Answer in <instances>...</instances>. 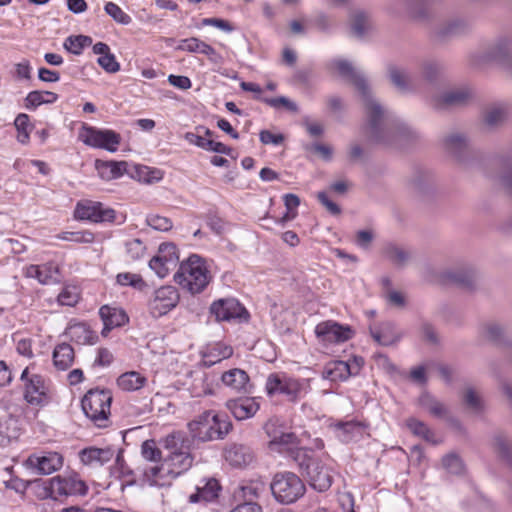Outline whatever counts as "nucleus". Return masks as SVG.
<instances>
[{
  "mask_svg": "<svg viewBox=\"0 0 512 512\" xmlns=\"http://www.w3.org/2000/svg\"><path fill=\"white\" fill-rule=\"evenodd\" d=\"M97 63L107 73H116L120 70V64L112 52L98 57Z\"/></svg>",
  "mask_w": 512,
  "mask_h": 512,
  "instance_id": "obj_62",
  "label": "nucleus"
},
{
  "mask_svg": "<svg viewBox=\"0 0 512 512\" xmlns=\"http://www.w3.org/2000/svg\"><path fill=\"white\" fill-rule=\"evenodd\" d=\"M493 446L500 458L504 460L512 471V446L509 445L502 434L494 436Z\"/></svg>",
  "mask_w": 512,
  "mask_h": 512,
  "instance_id": "obj_45",
  "label": "nucleus"
},
{
  "mask_svg": "<svg viewBox=\"0 0 512 512\" xmlns=\"http://www.w3.org/2000/svg\"><path fill=\"white\" fill-rule=\"evenodd\" d=\"M57 301L62 306H75L79 301V293L74 286H66L57 297Z\"/></svg>",
  "mask_w": 512,
  "mask_h": 512,
  "instance_id": "obj_58",
  "label": "nucleus"
},
{
  "mask_svg": "<svg viewBox=\"0 0 512 512\" xmlns=\"http://www.w3.org/2000/svg\"><path fill=\"white\" fill-rule=\"evenodd\" d=\"M486 58L512 73V37L499 38L487 51Z\"/></svg>",
  "mask_w": 512,
  "mask_h": 512,
  "instance_id": "obj_22",
  "label": "nucleus"
},
{
  "mask_svg": "<svg viewBox=\"0 0 512 512\" xmlns=\"http://www.w3.org/2000/svg\"><path fill=\"white\" fill-rule=\"evenodd\" d=\"M112 474L119 478L124 485L133 486L138 484L137 471L131 469L124 460L123 452L118 451L115 464L112 468Z\"/></svg>",
  "mask_w": 512,
  "mask_h": 512,
  "instance_id": "obj_32",
  "label": "nucleus"
},
{
  "mask_svg": "<svg viewBox=\"0 0 512 512\" xmlns=\"http://www.w3.org/2000/svg\"><path fill=\"white\" fill-rule=\"evenodd\" d=\"M370 335L375 342L382 346L395 344L400 335L395 331V325L391 321L381 323L378 327H369Z\"/></svg>",
  "mask_w": 512,
  "mask_h": 512,
  "instance_id": "obj_30",
  "label": "nucleus"
},
{
  "mask_svg": "<svg viewBox=\"0 0 512 512\" xmlns=\"http://www.w3.org/2000/svg\"><path fill=\"white\" fill-rule=\"evenodd\" d=\"M114 456V450L106 448L88 447L79 452V457L84 465L98 467L109 462Z\"/></svg>",
  "mask_w": 512,
  "mask_h": 512,
  "instance_id": "obj_28",
  "label": "nucleus"
},
{
  "mask_svg": "<svg viewBox=\"0 0 512 512\" xmlns=\"http://www.w3.org/2000/svg\"><path fill=\"white\" fill-rule=\"evenodd\" d=\"M497 162L501 168V183L512 194V153L499 158Z\"/></svg>",
  "mask_w": 512,
  "mask_h": 512,
  "instance_id": "obj_43",
  "label": "nucleus"
},
{
  "mask_svg": "<svg viewBox=\"0 0 512 512\" xmlns=\"http://www.w3.org/2000/svg\"><path fill=\"white\" fill-rule=\"evenodd\" d=\"M220 491L219 482L214 479H208L203 486H198L195 493L191 494L189 501L191 503L211 502L218 497Z\"/></svg>",
  "mask_w": 512,
  "mask_h": 512,
  "instance_id": "obj_34",
  "label": "nucleus"
},
{
  "mask_svg": "<svg viewBox=\"0 0 512 512\" xmlns=\"http://www.w3.org/2000/svg\"><path fill=\"white\" fill-rule=\"evenodd\" d=\"M192 437L202 442L223 439L232 429L227 415L208 410L188 424Z\"/></svg>",
  "mask_w": 512,
  "mask_h": 512,
  "instance_id": "obj_3",
  "label": "nucleus"
},
{
  "mask_svg": "<svg viewBox=\"0 0 512 512\" xmlns=\"http://www.w3.org/2000/svg\"><path fill=\"white\" fill-rule=\"evenodd\" d=\"M179 300L180 295L175 286H161L154 290L149 299L148 311L153 318L158 319L173 310L178 305Z\"/></svg>",
  "mask_w": 512,
  "mask_h": 512,
  "instance_id": "obj_11",
  "label": "nucleus"
},
{
  "mask_svg": "<svg viewBox=\"0 0 512 512\" xmlns=\"http://www.w3.org/2000/svg\"><path fill=\"white\" fill-rule=\"evenodd\" d=\"M141 455L149 462H162L163 454L160 448H158L154 439L145 440L141 445Z\"/></svg>",
  "mask_w": 512,
  "mask_h": 512,
  "instance_id": "obj_48",
  "label": "nucleus"
},
{
  "mask_svg": "<svg viewBox=\"0 0 512 512\" xmlns=\"http://www.w3.org/2000/svg\"><path fill=\"white\" fill-rule=\"evenodd\" d=\"M116 281L121 286H130L137 290H142L146 286L141 275L130 272L119 273Z\"/></svg>",
  "mask_w": 512,
  "mask_h": 512,
  "instance_id": "obj_54",
  "label": "nucleus"
},
{
  "mask_svg": "<svg viewBox=\"0 0 512 512\" xmlns=\"http://www.w3.org/2000/svg\"><path fill=\"white\" fill-rule=\"evenodd\" d=\"M104 11L108 14L115 22L121 25H129L132 22V18L122 8L114 2H107L104 6Z\"/></svg>",
  "mask_w": 512,
  "mask_h": 512,
  "instance_id": "obj_53",
  "label": "nucleus"
},
{
  "mask_svg": "<svg viewBox=\"0 0 512 512\" xmlns=\"http://www.w3.org/2000/svg\"><path fill=\"white\" fill-rule=\"evenodd\" d=\"M147 378L136 371L125 372L117 379V385L123 391H137L145 386Z\"/></svg>",
  "mask_w": 512,
  "mask_h": 512,
  "instance_id": "obj_37",
  "label": "nucleus"
},
{
  "mask_svg": "<svg viewBox=\"0 0 512 512\" xmlns=\"http://www.w3.org/2000/svg\"><path fill=\"white\" fill-rule=\"evenodd\" d=\"M304 383L286 373H272L267 377L265 391L269 397L283 396L289 402H297L302 395Z\"/></svg>",
  "mask_w": 512,
  "mask_h": 512,
  "instance_id": "obj_7",
  "label": "nucleus"
},
{
  "mask_svg": "<svg viewBox=\"0 0 512 512\" xmlns=\"http://www.w3.org/2000/svg\"><path fill=\"white\" fill-rule=\"evenodd\" d=\"M221 382L231 391L242 394L253 393V385L249 375L242 369L233 368L221 375Z\"/></svg>",
  "mask_w": 512,
  "mask_h": 512,
  "instance_id": "obj_21",
  "label": "nucleus"
},
{
  "mask_svg": "<svg viewBox=\"0 0 512 512\" xmlns=\"http://www.w3.org/2000/svg\"><path fill=\"white\" fill-rule=\"evenodd\" d=\"M359 373V366L355 369L349 362L337 360L328 363L322 372V377L329 381H345L352 375Z\"/></svg>",
  "mask_w": 512,
  "mask_h": 512,
  "instance_id": "obj_27",
  "label": "nucleus"
},
{
  "mask_svg": "<svg viewBox=\"0 0 512 512\" xmlns=\"http://www.w3.org/2000/svg\"><path fill=\"white\" fill-rule=\"evenodd\" d=\"M50 496L54 499L68 496H84L88 492V486L78 475L57 476L50 480Z\"/></svg>",
  "mask_w": 512,
  "mask_h": 512,
  "instance_id": "obj_15",
  "label": "nucleus"
},
{
  "mask_svg": "<svg viewBox=\"0 0 512 512\" xmlns=\"http://www.w3.org/2000/svg\"><path fill=\"white\" fill-rule=\"evenodd\" d=\"M315 335L320 342L326 345L341 344L353 337V330L349 325L327 320L316 325Z\"/></svg>",
  "mask_w": 512,
  "mask_h": 512,
  "instance_id": "obj_16",
  "label": "nucleus"
},
{
  "mask_svg": "<svg viewBox=\"0 0 512 512\" xmlns=\"http://www.w3.org/2000/svg\"><path fill=\"white\" fill-rule=\"evenodd\" d=\"M65 335L79 345H93L98 341V335L85 322L71 323L65 330Z\"/></svg>",
  "mask_w": 512,
  "mask_h": 512,
  "instance_id": "obj_25",
  "label": "nucleus"
},
{
  "mask_svg": "<svg viewBox=\"0 0 512 512\" xmlns=\"http://www.w3.org/2000/svg\"><path fill=\"white\" fill-rule=\"evenodd\" d=\"M58 98L59 96L55 92L34 90L24 98V107L29 111H34L43 104L55 103Z\"/></svg>",
  "mask_w": 512,
  "mask_h": 512,
  "instance_id": "obj_35",
  "label": "nucleus"
},
{
  "mask_svg": "<svg viewBox=\"0 0 512 512\" xmlns=\"http://www.w3.org/2000/svg\"><path fill=\"white\" fill-rule=\"evenodd\" d=\"M223 456L225 461L235 468L248 466L254 459L251 448L244 444L232 443L225 447Z\"/></svg>",
  "mask_w": 512,
  "mask_h": 512,
  "instance_id": "obj_23",
  "label": "nucleus"
},
{
  "mask_svg": "<svg viewBox=\"0 0 512 512\" xmlns=\"http://www.w3.org/2000/svg\"><path fill=\"white\" fill-rule=\"evenodd\" d=\"M207 43L196 37L182 39L177 46L178 50L186 51L189 53L203 54Z\"/></svg>",
  "mask_w": 512,
  "mask_h": 512,
  "instance_id": "obj_57",
  "label": "nucleus"
},
{
  "mask_svg": "<svg viewBox=\"0 0 512 512\" xmlns=\"http://www.w3.org/2000/svg\"><path fill=\"white\" fill-rule=\"evenodd\" d=\"M233 355L231 346L222 342H217L207 347L203 353L202 362L205 367H212L213 365L228 359Z\"/></svg>",
  "mask_w": 512,
  "mask_h": 512,
  "instance_id": "obj_31",
  "label": "nucleus"
},
{
  "mask_svg": "<svg viewBox=\"0 0 512 512\" xmlns=\"http://www.w3.org/2000/svg\"><path fill=\"white\" fill-rule=\"evenodd\" d=\"M472 95V90L469 87L454 88L445 91L441 95V101L446 106H460L466 104Z\"/></svg>",
  "mask_w": 512,
  "mask_h": 512,
  "instance_id": "obj_36",
  "label": "nucleus"
},
{
  "mask_svg": "<svg viewBox=\"0 0 512 512\" xmlns=\"http://www.w3.org/2000/svg\"><path fill=\"white\" fill-rule=\"evenodd\" d=\"M84 134L81 135L82 141L92 148L104 149L108 152H116L121 142L119 133L111 129H98L85 126Z\"/></svg>",
  "mask_w": 512,
  "mask_h": 512,
  "instance_id": "obj_14",
  "label": "nucleus"
},
{
  "mask_svg": "<svg viewBox=\"0 0 512 512\" xmlns=\"http://www.w3.org/2000/svg\"><path fill=\"white\" fill-rule=\"evenodd\" d=\"M209 313L217 322L246 323L250 319L248 310L236 298H220L213 301Z\"/></svg>",
  "mask_w": 512,
  "mask_h": 512,
  "instance_id": "obj_9",
  "label": "nucleus"
},
{
  "mask_svg": "<svg viewBox=\"0 0 512 512\" xmlns=\"http://www.w3.org/2000/svg\"><path fill=\"white\" fill-rule=\"evenodd\" d=\"M22 274L26 278L37 280L42 285H50L59 281V268L54 262L27 265L23 267Z\"/></svg>",
  "mask_w": 512,
  "mask_h": 512,
  "instance_id": "obj_18",
  "label": "nucleus"
},
{
  "mask_svg": "<svg viewBox=\"0 0 512 512\" xmlns=\"http://www.w3.org/2000/svg\"><path fill=\"white\" fill-rule=\"evenodd\" d=\"M389 76L395 87L401 92H409L415 87V80L397 67L389 68Z\"/></svg>",
  "mask_w": 512,
  "mask_h": 512,
  "instance_id": "obj_39",
  "label": "nucleus"
},
{
  "mask_svg": "<svg viewBox=\"0 0 512 512\" xmlns=\"http://www.w3.org/2000/svg\"><path fill=\"white\" fill-rule=\"evenodd\" d=\"M99 315L104 325L101 332L104 337H106L112 329L124 326L129 321L123 309L108 305H104L99 309Z\"/></svg>",
  "mask_w": 512,
  "mask_h": 512,
  "instance_id": "obj_24",
  "label": "nucleus"
},
{
  "mask_svg": "<svg viewBox=\"0 0 512 512\" xmlns=\"http://www.w3.org/2000/svg\"><path fill=\"white\" fill-rule=\"evenodd\" d=\"M157 257L162 259L164 262L171 264L176 268L179 257L177 254V247L174 243L165 242L159 246Z\"/></svg>",
  "mask_w": 512,
  "mask_h": 512,
  "instance_id": "obj_52",
  "label": "nucleus"
},
{
  "mask_svg": "<svg viewBox=\"0 0 512 512\" xmlns=\"http://www.w3.org/2000/svg\"><path fill=\"white\" fill-rule=\"evenodd\" d=\"M385 256L394 265L403 266L409 259L410 254L395 244H389L385 248Z\"/></svg>",
  "mask_w": 512,
  "mask_h": 512,
  "instance_id": "obj_51",
  "label": "nucleus"
},
{
  "mask_svg": "<svg viewBox=\"0 0 512 512\" xmlns=\"http://www.w3.org/2000/svg\"><path fill=\"white\" fill-rule=\"evenodd\" d=\"M507 117V107L504 104H497L487 110L484 116V123L489 128H494L504 123Z\"/></svg>",
  "mask_w": 512,
  "mask_h": 512,
  "instance_id": "obj_40",
  "label": "nucleus"
},
{
  "mask_svg": "<svg viewBox=\"0 0 512 512\" xmlns=\"http://www.w3.org/2000/svg\"><path fill=\"white\" fill-rule=\"evenodd\" d=\"M271 450L285 453L297 466H303L312 447L302 446V440L295 433L284 431Z\"/></svg>",
  "mask_w": 512,
  "mask_h": 512,
  "instance_id": "obj_13",
  "label": "nucleus"
},
{
  "mask_svg": "<svg viewBox=\"0 0 512 512\" xmlns=\"http://www.w3.org/2000/svg\"><path fill=\"white\" fill-rule=\"evenodd\" d=\"M24 383V399L31 406L44 407L50 403L48 386L43 376L39 374L29 375L28 367H26L20 376Z\"/></svg>",
  "mask_w": 512,
  "mask_h": 512,
  "instance_id": "obj_10",
  "label": "nucleus"
},
{
  "mask_svg": "<svg viewBox=\"0 0 512 512\" xmlns=\"http://www.w3.org/2000/svg\"><path fill=\"white\" fill-rule=\"evenodd\" d=\"M366 426L355 420L339 422L335 425L338 439L345 444L359 441L364 434Z\"/></svg>",
  "mask_w": 512,
  "mask_h": 512,
  "instance_id": "obj_29",
  "label": "nucleus"
},
{
  "mask_svg": "<svg viewBox=\"0 0 512 512\" xmlns=\"http://www.w3.org/2000/svg\"><path fill=\"white\" fill-rule=\"evenodd\" d=\"M74 217L77 220L92 223L114 222L116 212L110 207H105L101 202L83 200L76 204Z\"/></svg>",
  "mask_w": 512,
  "mask_h": 512,
  "instance_id": "obj_12",
  "label": "nucleus"
},
{
  "mask_svg": "<svg viewBox=\"0 0 512 512\" xmlns=\"http://www.w3.org/2000/svg\"><path fill=\"white\" fill-rule=\"evenodd\" d=\"M225 406L238 421L252 418L260 408V404L257 399L249 396L229 399L226 401Z\"/></svg>",
  "mask_w": 512,
  "mask_h": 512,
  "instance_id": "obj_19",
  "label": "nucleus"
},
{
  "mask_svg": "<svg viewBox=\"0 0 512 512\" xmlns=\"http://www.w3.org/2000/svg\"><path fill=\"white\" fill-rule=\"evenodd\" d=\"M130 177L139 182L153 183L162 179V173L158 169L132 163Z\"/></svg>",
  "mask_w": 512,
  "mask_h": 512,
  "instance_id": "obj_38",
  "label": "nucleus"
},
{
  "mask_svg": "<svg viewBox=\"0 0 512 512\" xmlns=\"http://www.w3.org/2000/svg\"><path fill=\"white\" fill-rule=\"evenodd\" d=\"M149 267L160 278L166 277L171 270L175 269L174 266L164 262L162 259H160L156 255L149 261Z\"/></svg>",
  "mask_w": 512,
  "mask_h": 512,
  "instance_id": "obj_64",
  "label": "nucleus"
},
{
  "mask_svg": "<svg viewBox=\"0 0 512 512\" xmlns=\"http://www.w3.org/2000/svg\"><path fill=\"white\" fill-rule=\"evenodd\" d=\"M74 357L75 353L73 347L65 342L56 345L52 354L53 364L55 368L60 371H65L70 368L74 362Z\"/></svg>",
  "mask_w": 512,
  "mask_h": 512,
  "instance_id": "obj_33",
  "label": "nucleus"
},
{
  "mask_svg": "<svg viewBox=\"0 0 512 512\" xmlns=\"http://www.w3.org/2000/svg\"><path fill=\"white\" fill-rule=\"evenodd\" d=\"M300 472L304 474L310 486L318 491H327L333 483L332 471L315 454L313 449L309 452L307 460L303 466H298Z\"/></svg>",
  "mask_w": 512,
  "mask_h": 512,
  "instance_id": "obj_8",
  "label": "nucleus"
},
{
  "mask_svg": "<svg viewBox=\"0 0 512 512\" xmlns=\"http://www.w3.org/2000/svg\"><path fill=\"white\" fill-rule=\"evenodd\" d=\"M443 468L450 474L461 475L465 472V465L456 453H448L442 458Z\"/></svg>",
  "mask_w": 512,
  "mask_h": 512,
  "instance_id": "obj_46",
  "label": "nucleus"
},
{
  "mask_svg": "<svg viewBox=\"0 0 512 512\" xmlns=\"http://www.w3.org/2000/svg\"><path fill=\"white\" fill-rule=\"evenodd\" d=\"M59 239L64 241H70L75 243H92L94 241V234L89 231H77V232H62L57 236Z\"/></svg>",
  "mask_w": 512,
  "mask_h": 512,
  "instance_id": "obj_59",
  "label": "nucleus"
},
{
  "mask_svg": "<svg viewBox=\"0 0 512 512\" xmlns=\"http://www.w3.org/2000/svg\"><path fill=\"white\" fill-rule=\"evenodd\" d=\"M445 151L460 164L469 165L475 156L467 137L464 134L453 133L443 139Z\"/></svg>",
  "mask_w": 512,
  "mask_h": 512,
  "instance_id": "obj_17",
  "label": "nucleus"
},
{
  "mask_svg": "<svg viewBox=\"0 0 512 512\" xmlns=\"http://www.w3.org/2000/svg\"><path fill=\"white\" fill-rule=\"evenodd\" d=\"M146 223L155 231L167 232L173 227L170 218L158 214H149L146 217Z\"/></svg>",
  "mask_w": 512,
  "mask_h": 512,
  "instance_id": "obj_56",
  "label": "nucleus"
},
{
  "mask_svg": "<svg viewBox=\"0 0 512 512\" xmlns=\"http://www.w3.org/2000/svg\"><path fill=\"white\" fill-rule=\"evenodd\" d=\"M174 279L192 294H198L207 287L211 277L204 260L199 255L192 254L180 263Z\"/></svg>",
  "mask_w": 512,
  "mask_h": 512,
  "instance_id": "obj_4",
  "label": "nucleus"
},
{
  "mask_svg": "<svg viewBox=\"0 0 512 512\" xmlns=\"http://www.w3.org/2000/svg\"><path fill=\"white\" fill-rule=\"evenodd\" d=\"M112 399V392L109 389H90L83 396L81 407L87 418L97 427L104 428L108 426Z\"/></svg>",
  "mask_w": 512,
  "mask_h": 512,
  "instance_id": "obj_5",
  "label": "nucleus"
},
{
  "mask_svg": "<svg viewBox=\"0 0 512 512\" xmlns=\"http://www.w3.org/2000/svg\"><path fill=\"white\" fill-rule=\"evenodd\" d=\"M446 278L463 288L470 289L474 285V272L471 269L447 272Z\"/></svg>",
  "mask_w": 512,
  "mask_h": 512,
  "instance_id": "obj_44",
  "label": "nucleus"
},
{
  "mask_svg": "<svg viewBox=\"0 0 512 512\" xmlns=\"http://www.w3.org/2000/svg\"><path fill=\"white\" fill-rule=\"evenodd\" d=\"M466 23L461 19H454L437 31L440 39L461 34L465 31Z\"/></svg>",
  "mask_w": 512,
  "mask_h": 512,
  "instance_id": "obj_55",
  "label": "nucleus"
},
{
  "mask_svg": "<svg viewBox=\"0 0 512 512\" xmlns=\"http://www.w3.org/2000/svg\"><path fill=\"white\" fill-rule=\"evenodd\" d=\"M484 336L495 344L506 343L503 329L495 323L488 324L484 328Z\"/></svg>",
  "mask_w": 512,
  "mask_h": 512,
  "instance_id": "obj_61",
  "label": "nucleus"
},
{
  "mask_svg": "<svg viewBox=\"0 0 512 512\" xmlns=\"http://www.w3.org/2000/svg\"><path fill=\"white\" fill-rule=\"evenodd\" d=\"M327 66L342 78L351 81L360 94L365 106L369 134L375 143L397 146L401 140L410 137L411 132L408 126L389 111H385L373 98L365 76L357 71L351 62L335 58L330 60Z\"/></svg>",
  "mask_w": 512,
  "mask_h": 512,
  "instance_id": "obj_1",
  "label": "nucleus"
},
{
  "mask_svg": "<svg viewBox=\"0 0 512 512\" xmlns=\"http://www.w3.org/2000/svg\"><path fill=\"white\" fill-rule=\"evenodd\" d=\"M264 430L269 438V448L271 449L275 445L279 436L283 434L281 426L278 424V420L270 419L264 426Z\"/></svg>",
  "mask_w": 512,
  "mask_h": 512,
  "instance_id": "obj_63",
  "label": "nucleus"
},
{
  "mask_svg": "<svg viewBox=\"0 0 512 512\" xmlns=\"http://www.w3.org/2000/svg\"><path fill=\"white\" fill-rule=\"evenodd\" d=\"M92 43V39L89 36L78 35V36H69L66 38L64 42V47L66 50L71 52L74 55H79L82 53L83 49Z\"/></svg>",
  "mask_w": 512,
  "mask_h": 512,
  "instance_id": "obj_49",
  "label": "nucleus"
},
{
  "mask_svg": "<svg viewBox=\"0 0 512 512\" xmlns=\"http://www.w3.org/2000/svg\"><path fill=\"white\" fill-rule=\"evenodd\" d=\"M406 425L414 435L423 438L427 442L437 444V441L434 440V433L424 422L416 418H409Z\"/></svg>",
  "mask_w": 512,
  "mask_h": 512,
  "instance_id": "obj_42",
  "label": "nucleus"
},
{
  "mask_svg": "<svg viewBox=\"0 0 512 512\" xmlns=\"http://www.w3.org/2000/svg\"><path fill=\"white\" fill-rule=\"evenodd\" d=\"M26 463L36 469L38 474L49 475L62 467L63 457L58 452H44L41 455H30Z\"/></svg>",
  "mask_w": 512,
  "mask_h": 512,
  "instance_id": "obj_20",
  "label": "nucleus"
},
{
  "mask_svg": "<svg viewBox=\"0 0 512 512\" xmlns=\"http://www.w3.org/2000/svg\"><path fill=\"white\" fill-rule=\"evenodd\" d=\"M132 163L127 161H96V169L102 179L113 180L123 175L130 176Z\"/></svg>",
  "mask_w": 512,
  "mask_h": 512,
  "instance_id": "obj_26",
  "label": "nucleus"
},
{
  "mask_svg": "<svg viewBox=\"0 0 512 512\" xmlns=\"http://www.w3.org/2000/svg\"><path fill=\"white\" fill-rule=\"evenodd\" d=\"M164 450L159 465L141 470L142 481L150 486H165L186 473L193 465V440L183 432H172L161 439Z\"/></svg>",
  "mask_w": 512,
  "mask_h": 512,
  "instance_id": "obj_2",
  "label": "nucleus"
},
{
  "mask_svg": "<svg viewBox=\"0 0 512 512\" xmlns=\"http://www.w3.org/2000/svg\"><path fill=\"white\" fill-rule=\"evenodd\" d=\"M443 70V66L436 60H426L422 64V76L423 79L433 84L440 77Z\"/></svg>",
  "mask_w": 512,
  "mask_h": 512,
  "instance_id": "obj_50",
  "label": "nucleus"
},
{
  "mask_svg": "<svg viewBox=\"0 0 512 512\" xmlns=\"http://www.w3.org/2000/svg\"><path fill=\"white\" fill-rule=\"evenodd\" d=\"M265 482L261 479L251 480L241 487L243 497L246 499L245 502H253V499H257L265 491Z\"/></svg>",
  "mask_w": 512,
  "mask_h": 512,
  "instance_id": "obj_47",
  "label": "nucleus"
},
{
  "mask_svg": "<svg viewBox=\"0 0 512 512\" xmlns=\"http://www.w3.org/2000/svg\"><path fill=\"white\" fill-rule=\"evenodd\" d=\"M419 404L423 408L427 409L431 415L437 418H442L447 413L445 406L427 392L421 394L419 397Z\"/></svg>",
  "mask_w": 512,
  "mask_h": 512,
  "instance_id": "obj_41",
  "label": "nucleus"
},
{
  "mask_svg": "<svg viewBox=\"0 0 512 512\" xmlns=\"http://www.w3.org/2000/svg\"><path fill=\"white\" fill-rule=\"evenodd\" d=\"M270 490L274 499L284 505L293 504L306 493L303 480L290 471L277 472L271 483Z\"/></svg>",
  "mask_w": 512,
  "mask_h": 512,
  "instance_id": "obj_6",
  "label": "nucleus"
},
{
  "mask_svg": "<svg viewBox=\"0 0 512 512\" xmlns=\"http://www.w3.org/2000/svg\"><path fill=\"white\" fill-rule=\"evenodd\" d=\"M125 247L127 255L133 261L141 259L146 252V245L138 238L127 241Z\"/></svg>",
  "mask_w": 512,
  "mask_h": 512,
  "instance_id": "obj_60",
  "label": "nucleus"
}]
</instances>
